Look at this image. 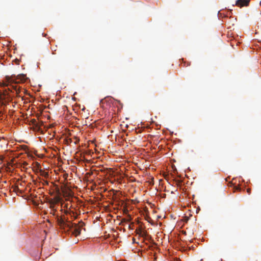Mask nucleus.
<instances>
[{
  "instance_id": "obj_1",
  "label": "nucleus",
  "mask_w": 261,
  "mask_h": 261,
  "mask_svg": "<svg viewBox=\"0 0 261 261\" xmlns=\"http://www.w3.org/2000/svg\"><path fill=\"white\" fill-rule=\"evenodd\" d=\"M57 223L61 229H64L65 231L71 230L72 233L75 236H77L81 234V228L85 224L81 222L80 225L75 223H72L68 221V219H65L62 217H57Z\"/></svg>"
},
{
  "instance_id": "obj_2",
  "label": "nucleus",
  "mask_w": 261,
  "mask_h": 261,
  "mask_svg": "<svg viewBox=\"0 0 261 261\" xmlns=\"http://www.w3.org/2000/svg\"><path fill=\"white\" fill-rule=\"evenodd\" d=\"M6 80L8 82V86L11 87L16 91V94H18L20 93L21 89L17 84L25 83L28 80V78L25 74H20L17 75L6 76Z\"/></svg>"
},
{
  "instance_id": "obj_3",
  "label": "nucleus",
  "mask_w": 261,
  "mask_h": 261,
  "mask_svg": "<svg viewBox=\"0 0 261 261\" xmlns=\"http://www.w3.org/2000/svg\"><path fill=\"white\" fill-rule=\"evenodd\" d=\"M48 202L50 205V208H57L56 205L59 202L61 203V206H63L64 204L62 199L58 195L56 196L54 198L50 199Z\"/></svg>"
},
{
  "instance_id": "obj_4",
  "label": "nucleus",
  "mask_w": 261,
  "mask_h": 261,
  "mask_svg": "<svg viewBox=\"0 0 261 261\" xmlns=\"http://www.w3.org/2000/svg\"><path fill=\"white\" fill-rule=\"evenodd\" d=\"M250 1V0H237L236 5L241 8L244 6H248Z\"/></svg>"
},
{
  "instance_id": "obj_5",
  "label": "nucleus",
  "mask_w": 261,
  "mask_h": 261,
  "mask_svg": "<svg viewBox=\"0 0 261 261\" xmlns=\"http://www.w3.org/2000/svg\"><path fill=\"white\" fill-rule=\"evenodd\" d=\"M71 205H70L69 207V204L68 203H65L64 204V205L63 206L64 208H66V209H68L69 208V211H68L67 210H63L62 208L61 209V212H64V214H66V215H67V214H70L71 212H72L71 211H70V208L71 207Z\"/></svg>"
},
{
  "instance_id": "obj_6",
  "label": "nucleus",
  "mask_w": 261,
  "mask_h": 261,
  "mask_svg": "<svg viewBox=\"0 0 261 261\" xmlns=\"http://www.w3.org/2000/svg\"><path fill=\"white\" fill-rule=\"evenodd\" d=\"M51 209V212H50V214H51L53 216H56V219L57 220V216H59V217H62L63 218H65V219L66 220V219L65 218V217L63 216H61L60 217L59 215H56V212H57V208H50Z\"/></svg>"
},
{
  "instance_id": "obj_7",
  "label": "nucleus",
  "mask_w": 261,
  "mask_h": 261,
  "mask_svg": "<svg viewBox=\"0 0 261 261\" xmlns=\"http://www.w3.org/2000/svg\"><path fill=\"white\" fill-rule=\"evenodd\" d=\"M40 175L45 178H48V173L47 172H45L44 171H43L42 170H40Z\"/></svg>"
},
{
  "instance_id": "obj_8",
  "label": "nucleus",
  "mask_w": 261,
  "mask_h": 261,
  "mask_svg": "<svg viewBox=\"0 0 261 261\" xmlns=\"http://www.w3.org/2000/svg\"><path fill=\"white\" fill-rule=\"evenodd\" d=\"M14 190L15 191V192L17 193L18 192H20V193H21V190H20L19 189V188L17 187H15Z\"/></svg>"
},
{
  "instance_id": "obj_9",
  "label": "nucleus",
  "mask_w": 261,
  "mask_h": 261,
  "mask_svg": "<svg viewBox=\"0 0 261 261\" xmlns=\"http://www.w3.org/2000/svg\"><path fill=\"white\" fill-rule=\"evenodd\" d=\"M49 184V182L47 180H43V185H48Z\"/></svg>"
},
{
  "instance_id": "obj_10",
  "label": "nucleus",
  "mask_w": 261,
  "mask_h": 261,
  "mask_svg": "<svg viewBox=\"0 0 261 261\" xmlns=\"http://www.w3.org/2000/svg\"><path fill=\"white\" fill-rule=\"evenodd\" d=\"M231 13V11H227V14L226 15H225V17H228V15H230Z\"/></svg>"
},
{
  "instance_id": "obj_11",
  "label": "nucleus",
  "mask_w": 261,
  "mask_h": 261,
  "mask_svg": "<svg viewBox=\"0 0 261 261\" xmlns=\"http://www.w3.org/2000/svg\"><path fill=\"white\" fill-rule=\"evenodd\" d=\"M56 190H57L58 194H59L60 193V190L58 187H56Z\"/></svg>"
},
{
  "instance_id": "obj_12",
  "label": "nucleus",
  "mask_w": 261,
  "mask_h": 261,
  "mask_svg": "<svg viewBox=\"0 0 261 261\" xmlns=\"http://www.w3.org/2000/svg\"><path fill=\"white\" fill-rule=\"evenodd\" d=\"M247 193H248L249 194H250V193H251V189H247Z\"/></svg>"
},
{
  "instance_id": "obj_13",
  "label": "nucleus",
  "mask_w": 261,
  "mask_h": 261,
  "mask_svg": "<svg viewBox=\"0 0 261 261\" xmlns=\"http://www.w3.org/2000/svg\"><path fill=\"white\" fill-rule=\"evenodd\" d=\"M130 219H131V218H130V217H129V219H128V220H127V221H129L130 220ZM124 221H126V219H124Z\"/></svg>"
},
{
  "instance_id": "obj_14",
  "label": "nucleus",
  "mask_w": 261,
  "mask_h": 261,
  "mask_svg": "<svg viewBox=\"0 0 261 261\" xmlns=\"http://www.w3.org/2000/svg\"><path fill=\"white\" fill-rule=\"evenodd\" d=\"M145 234H146V232H143V234H142L141 235H142V236H143H143H144V235H145Z\"/></svg>"
},
{
  "instance_id": "obj_15",
  "label": "nucleus",
  "mask_w": 261,
  "mask_h": 261,
  "mask_svg": "<svg viewBox=\"0 0 261 261\" xmlns=\"http://www.w3.org/2000/svg\"><path fill=\"white\" fill-rule=\"evenodd\" d=\"M236 190H240V189L239 188H236Z\"/></svg>"
},
{
  "instance_id": "obj_16",
  "label": "nucleus",
  "mask_w": 261,
  "mask_h": 261,
  "mask_svg": "<svg viewBox=\"0 0 261 261\" xmlns=\"http://www.w3.org/2000/svg\"><path fill=\"white\" fill-rule=\"evenodd\" d=\"M130 227H131V226H130V225H129V228H130Z\"/></svg>"
},
{
  "instance_id": "obj_17",
  "label": "nucleus",
  "mask_w": 261,
  "mask_h": 261,
  "mask_svg": "<svg viewBox=\"0 0 261 261\" xmlns=\"http://www.w3.org/2000/svg\"><path fill=\"white\" fill-rule=\"evenodd\" d=\"M139 231H140V233H142L141 230H140Z\"/></svg>"
}]
</instances>
